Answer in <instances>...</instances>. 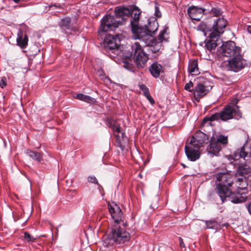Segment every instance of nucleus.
I'll return each instance as SVG.
<instances>
[{"label": "nucleus", "mask_w": 251, "mask_h": 251, "mask_svg": "<svg viewBox=\"0 0 251 251\" xmlns=\"http://www.w3.org/2000/svg\"><path fill=\"white\" fill-rule=\"evenodd\" d=\"M131 26V31L135 38L144 42L146 46L151 47V50L154 53L160 50L162 43L163 41H167L169 38L168 26H165L163 30L160 32L158 38L156 39L153 36L149 34L147 30L146 26H140L138 24H135L134 23Z\"/></svg>", "instance_id": "f257e3e1"}, {"label": "nucleus", "mask_w": 251, "mask_h": 251, "mask_svg": "<svg viewBox=\"0 0 251 251\" xmlns=\"http://www.w3.org/2000/svg\"><path fill=\"white\" fill-rule=\"evenodd\" d=\"M200 148L191 144L185 146V152L189 160L195 161L199 159L200 157Z\"/></svg>", "instance_id": "ddd939ff"}, {"label": "nucleus", "mask_w": 251, "mask_h": 251, "mask_svg": "<svg viewBox=\"0 0 251 251\" xmlns=\"http://www.w3.org/2000/svg\"><path fill=\"white\" fill-rule=\"evenodd\" d=\"M147 30L150 35L153 36V34L157 30L158 28V23L156 21L153 22H150L148 23V25H145Z\"/></svg>", "instance_id": "cd10ccee"}, {"label": "nucleus", "mask_w": 251, "mask_h": 251, "mask_svg": "<svg viewBox=\"0 0 251 251\" xmlns=\"http://www.w3.org/2000/svg\"><path fill=\"white\" fill-rule=\"evenodd\" d=\"M245 65L246 60L244 59L242 53L230 58L228 60L229 69L234 72H237L244 68Z\"/></svg>", "instance_id": "9b49d317"}, {"label": "nucleus", "mask_w": 251, "mask_h": 251, "mask_svg": "<svg viewBox=\"0 0 251 251\" xmlns=\"http://www.w3.org/2000/svg\"><path fill=\"white\" fill-rule=\"evenodd\" d=\"M132 53L125 55V57L131 59L135 58V63L138 67H143L148 60L147 54L143 51L139 43H135L131 47Z\"/></svg>", "instance_id": "39448f33"}, {"label": "nucleus", "mask_w": 251, "mask_h": 251, "mask_svg": "<svg viewBox=\"0 0 251 251\" xmlns=\"http://www.w3.org/2000/svg\"><path fill=\"white\" fill-rule=\"evenodd\" d=\"M123 226L122 224L111 225V230L107 236V240L110 241L108 244L114 242L122 244L129 241L130 234L126 230Z\"/></svg>", "instance_id": "7ed1b4c3"}, {"label": "nucleus", "mask_w": 251, "mask_h": 251, "mask_svg": "<svg viewBox=\"0 0 251 251\" xmlns=\"http://www.w3.org/2000/svg\"><path fill=\"white\" fill-rule=\"evenodd\" d=\"M222 13L223 12L221 10L217 8H213L210 11V13L215 17H219L221 16Z\"/></svg>", "instance_id": "2f4dec72"}, {"label": "nucleus", "mask_w": 251, "mask_h": 251, "mask_svg": "<svg viewBox=\"0 0 251 251\" xmlns=\"http://www.w3.org/2000/svg\"><path fill=\"white\" fill-rule=\"evenodd\" d=\"M150 71L151 75L156 78L158 77L160 74L163 72L162 66L156 62L153 63L151 66Z\"/></svg>", "instance_id": "aec40b11"}, {"label": "nucleus", "mask_w": 251, "mask_h": 251, "mask_svg": "<svg viewBox=\"0 0 251 251\" xmlns=\"http://www.w3.org/2000/svg\"><path fill=\"white\" fill-rule=\"evenodd\" d=\"M7 85L6 78L4 77L1 78L0 80V86L1 88H3Z\"/></svg>", "instance_id": "c9c22d12"}, {"label": "nucleus", "mask_w": 251, "mask_h": 251, "mask_svg": "<svg viewBox=\"0 0 251 251\" xmlns=\"http://www.w3.org/2000/svg\"><path fill=\"white\" fill-rule=\"evenodd\" d=\"M215 141L218 143L219 145L225 146L227 143V136L220 135L215 138Z\"/></svg>", "instance_id": "c85d7f7f"}, {"label": "nucleus", "mask_w": 251, "mask_h": 251, "mask_svg": "<svg viewBox=\"0 0 251 251\" xmlns=\"http://www.w3.org/2000/svg\"><path fill=\"white\" fill-rule=\"evenodd\" d=\"M108 208L111 216V224L124 225L123 213L119 206L115 202H108Z\"/></svg>", "instance_id": "9d476101"}, {"label": "nucleus", "mask_w": 251, "mask_h": 251, "mask_svg": "<svg viewBox=\"0 0 251 251\" xmlns=\"http://www.w3.org/2000/svg\"><path fill=\"white\" fill-rule=\"evenodd\" d=\"M221 149L222 146L219 145L218 143L215 141L214 137H212L211 139L209 147L207 148L208 152L214 155H217Z\"/></svg>", "instance_id": "a211bd4d"}, {"label": "nucleus", "mask_w": 251, "mask_h": 251, "mask_svg": "<svg viewBox=\"0 0 251 251\" xmlns=\"http://www.w3.org/2000/svg\"><path fill=\"white\" fill-rule=\"evenodd\" d=\"M120 44V40L117 35L108 34L105 37L103 47L106 50H112L117 49Z\"/></svg>", "instance_id": "f8f14e48"}, {"label": "nucleus", "mask_w": 251, "mask_h": 251, "mask_svg": "<svg viewBox=\"0 0 251 251\" xmlns=\"http://www.w3.org/2000/svg\"><path fill=\"white\" fill-rule=\"evenodd\" d=\"M115 13L117 18L125 19V17H128L130 13V10L126 7H118L115 9Z\"/></svg>", "instance_id": "4be33fe9"}, {"label": "nucleus", "mask_w": 251, "mask_h": 251, "mask_svg": "<svg viewBox=\"0 0 251 251\" xmlns=\"http://www.w3.org/2000/svg\"><path fill=\"white\" fill-rule=\"evenodd\" d=\"M248 209L249 213L251 214V202L248 204Z\"/></svg>", "instance_id": "ea45409f"}, {"label": "nucleus", "mask_w": 251, "mask_h": 251, "mask_svg": "<svg viewBox=\"0 0 251 251\" xmlns=\"http://www.w3.org/2000/svg\"><path fill=\"white\" fill-rule=\"evenodd\" d=\"M208 229H212L216 231L220 228V224L214 219L204 221Z\"/></svg>", "instance_id": "a878e982"}, {"label": "nucleus", "mask_w": 251, "mask_h": 251, "mask_svg": "<svg viewBox=\"0 0 251 251\" xmlns=\"http://www.w3.org/2000/svg\"><path fill=\"white\" fill-rule=\"evenodd\" d=\"M17 42L21 48H25L28 43V37L26 34L23 31H20L18 33Z\"/></svg>", "instance_id": "6ab92c4d"}, {"label": "nucleus", "mask_w": 251, "mask_h": 251, "mask_svg": "<svg viewBox=\"0 0 251 251\" xmlns=\"http://www.w3.org/2000/svg\"><path fill=\"white\" fill-rule=\"evenodd\" d=\"M36 239L37 237H33L28 232L24 233V240L26 242H34Z\"/></svg>", "instance_id": "7c9ffc66"}, {"label": "nucleus", "mask_w": 251, "mask_h": 251, "mask_svg": "<svg viewBox=\"0 0 251 251\" xmlns=\"http://www.w3.org/2000/svg\"><path fill=\"white\" fill-rule=\"evenodd\" d=\"M205 11V9L193 5L188 8L187 14L191 19L199 21L204 14Z\"/></svg>", "instance_id": "2eb2a0df"}, {"label": "nucleus", "mask_w": 251, "mask_h": 251, "mask_svg": "<svg viewBox=\"0 0 251 251\" xmlns=\"http://www.w3.org/2000/svg\"><path fill=\"white\" fill-rule=\"evenodd\" d=\"M230 163L234 167L238 168L237 174L245 178V175H251V167L249 166L251 163V144L245 143L242 147L236 149L232 155L228 157Z\"/></svg>", "instance_id": "f03ea898"}, {"label": "nucleus", "mask_w": 251, "mask_h": 251, "mask_svg": "<svg viewBox=\"0 0 251 251\" xmlns=\"http://www.w3.org/2000/svg\"><path fill=\"white\" fill-rule=\"evenodd\" d=\"M88 181L90 183L98 184L96 177L94 176H89L88 177Z\"/></svg>", "instance_id": "f704fd0d"}, {"label": "nucleus", "mask_w": 251, "mask_h": 251, "mask_svg": "<svg viewBox=\"0 0 251 251\" xmlns=\"http://www.w3.org/2000/svg\"><path fill=\"white\" fill-rule=\"evenodd\" d=\"M219 52L223 56L230 58L242 53L241 48L237 46L234 42L231 41L223 44L220 47Z\"/></svg>", "instance_id": "6e6552de"}, {"label": "nucleus", "mask_w": 251, "mask_h": 251, "mask_svg": "<svg viewBox=\"0 0 251 251\" xmlns=\"http://www.w3.org/2000/svg\"><path fill=\"white\" fill-rule=\"evenodd\" d=\"M25 153L32 159L40 162L42 160L43 154L41 152H36L31 150H26Z\"/></svg>", "instance_id": "393cba45"}, {"label": "nucleus", "mask_w": 251, "mask_h": 251, "mask_svg": "<svg viewBox=\"0 0 251 251\" xmlns=\"http://www.w3.org/2000/svg\"><path fill=\"white\" fill-rule=\"evenodd\" d=\"M106 125L111 128L113 134L116 137V145L123 151L125 149L124 133L121 129L119 124L114 117H107L105 119Z\"/></svg>", "instance_id": "20e7f679"}, {"label": "nucleus", "mask_w": 251, "mask_h": 251, "mask_svg": "<svg viewBox=\"0 0 251 251\" xmlns=\"http://www.w3.org/2000/svg\"><path fill=\"white\" fill-rule=\"evenodd\" d=\"M73 98L80 100H82L89 103H93L96 101L95 99L89 96L84 95L81 93L75 94L73 96Z\"/></svg>", "instance_id": "5701e85b"}, {"label": "nucleus", "mask_w": 251, "mask_h": 251, "mask_svg": "<svg viewBox=\"0 0 251 251\" xmlns=\"http://www.w3.org/2000/svg\"><path fill=\"white\" fill-rule=\"evenodd\" d=\"M208 37L209 40L206 42L205 47L210 51L214 50L218 46L217 42L219 40L220 36L216 32H210Z\"/></svg>", "instance_id": "f3484780"}, {"label": "nucleus", "mask_w": 251, "mask_h": 251, "mask_svg": "<svg viewBox=\"0 0 251 251\" xmlns=\"http://www.w3.org/2000/svg\"><path fill=\"white\" fill-rule=\"evenodd\" d=\"M198 83L194 89V96L196 100H199L205 96L212 87L208 85L209 82L206 79L200 76L197 78Z\"/></svg>", "instance_id": "0eeeda50"}, {"label": "nucleus", "mask_w": 251, "mask_h": 251, "mask_svg": "<svg viewBox=\"0 0 251 251\" xmlns=\"http://www.w3.org/2000/svg\"><path fill=\"white\" fill-rule=\"evenodd\" d=\"M227 24V22L225 19L219 18L214 22L212 25L213 30L211 32H216L220 36L224 32V29L226 26Z\"/></svg>", "instance_id": "dca6fc26"}, {"label": "nucleus", "mask_w": 251, "mask_h": 251, "mask_svg": "<svg viewBox=\"0 0 251 251\" xmlns=\"http://www.w3.org/2000/svg\"><path fill=\"white\" fill-rule=\"evenodd\" d=\"M141 14V11L140 9L136 6H134L131 11H130V13L131 17H132V20L131 21L130 24L131 25H132V23H135V24H138V21L140 18V15Z\"/></svg>", "instance_id": "b1692460"}, {"label": "nucleus", "mask_w": 251, "mask_h": 251, "mask_svg": "<svg viewBox=\"0 0 251 251\" xmlns=\"http://www.w3.org/2000/svg\"><path fill=\"white\" fill-rule=\"evenodd\" d=\"M181 165H182L184 168H185V167H186L185 165L184 164H182H182H181Z\"/></svg>", "instance_id": "37998d69"}, {"label": "nucleus", "mask_w": 251, "mask_h": 251, "mask_svg": "<svg viewBox=\"0 0 251 251\" xmlns=\"http://www.w3.org/2000/svg\"><path fill=\"white\" fill-rule=\"evenodd\" d=\"M154 14L157 18H160L161 17V13L159 10L158 5L157 3H155Z\"/></svg>", "instance_id": "72a5a7b5"}, {"label": "nucleus", "mask_w": 251, "mask_h": 251, "mask_svg": "<svg viewBox=\"0 0 251 251\" xmlns=\"http://www.w3.org/2000/svg\"><path fill=\"white\" fill-rule=\"evenodd\" d=\"M188 69L189 72L192 75H197L200 73L198 68V61L197 60H192L189 62Z\"/></svg>", "instance_id": "412c9836"}, {"label": "nucleus", "mask_w": 251, "mask_h": 251, "mask_svg": "<svg viewBox=\"0 0 251 251\" xmlns=\"http://www.w3.org/2000/svg\"><path fill=\"white\" fill-rule=\"evenodd\" d=\"M71 23V19L69 18L62 19L59 23V26L61 27L69 28Z\"/></svg>", "instance_id": "c756f323"}, {"label": "nucleus", "mask_w": 251, "mask_h": 251, "mask_svg": "<svg viewBox=\"0 0 251 251\" xmlns=\"http://www.w3.org/2000/svg\"><path fill=\"white\" fill-rule=\"evenodd\" d=\"M193 86V82L190 81L188 83L186 84L185 86V89L189 91H192V90H191V88H192Z\"/></svg>", "instance_id": "e433bc0d"}, {"label": "nucleus", "mask_w": 251, "mask_h": 251, "mask_svg": "<svg viewBox=\"0 0 251 251\" xmlns=\"http://www.w3.org/2000/svg\"><path fill=\"white\" fill-rule=\"evenodd\" d=\"M20 0H13V1L15 2V3H18L20 1Z\"/></svg>", "instance_id": "79ce46f5"}, {"label": "nucleus", "mask_w": 251, "mask_h": 251, "mask_svg": "<svg viewBox=\"0 0 251 251\" xmlns=\"http://www.w3.org/2000/svg\"><path fill=\"white\" fill-rule=\"evenodd\" d=\"M241 113L240 111H221L219 113H215L211 116L209 118L205 117L202 121V124H204L207 121H213L222 119L223 121H226L231 119H238L241 118Z\"/></svg>", "instance_id": "423d86ee"}, {"label": "nucleus", "mask_w": 251, "mask_h": 251, "mask_svg": "<svg viewBox=\"0 0 251 251\" xmlns=\"http://www.w3.org/2000/svg\"><path fill=\"white\" fill-rule=\"evenodd\" d=\"M179 245L181 247L184 248L185 244L183 242V239L181 237L178 238Z\"/></svg>", "instance_id": "4c0bfd02"}, {"label": "nucleus", "mask_w": 251, "mask_h": 251, "mask_svg": "<svg viewBox=\"0 0 251 251\" xmlns=\"http://www.w3.org/2000/svg\"><path fill=\"white\" fill-rule=\"evenodd\" d=\"M146 97L148 99V100H149V101L151 103H154V101L150 95V94H149V96H146Z\"/></svg>", "instance_id": "58836bf2"}, {"label": "nucleus", "mask_w": 251, "mask_h": 251, "mask_svg": "<svg viewBox=\"0 0 251 251\" xmlns=\"http://www.w3.org/2000/svg\"><path fill=\"white\" fill-rule=\"evenodd\" d=\"M247 31L249 33H250L251 34V26H248L247 27Z\"/></svg>", "instance_id": "a19ab883"}, {"label": "nucleus", "mask_w": 251, "mask_h": 251, "mask_svg": "<svg viewBox=\"0 0 251 251\" xmlns=\"http://www.w3.org/2000/svg\"><path fill=\"white\" fill-rule=\"evenodd\" d=\"M239 100L236 98L231 99L228 104L223 110H237L240 108L238 104Z\"/></svg>", "instance_id": "bb28decb"}, {"label": "nucleus", "mask_w": 251, "mask_h": 251, "mask_svg": "<svg viewBox=\"0 0 251 251\" xmlns=\"http://www.w3.org/2000/svg\"><path fill=\"white\" fill-rule=\"evenodd\" d=\"M208 140L207 135L203 132L199 131L195 133L191 139L190 144L197 148H200L202 144Z\"/></svg>", "instance_id": "4468645a"}, {"label": "nucleus", "mask_w": 251, "mask_h": 251, "mask_svg": "<svg viewBox=\"0 0 251 251\" xmlns=\"http://www.w3.org/2000/svg\"><path fill=\"white\" fill-rule=\"evenodd\" d=\"M121 24L119 21L116 20L113 16L106 15L103 17L101 20L100 25L99 27V34L106 32L108 31L113 30Z\"/></svg>", "instance_id": "1a4fd4ad"}, {"label": "nucleus", "mask_w": 251, "mask_h": 251, "mask_svg": "<svg viewBox=\"0 0 251 251\" xmlns=\"http://www.w3.org/2000/svg\"><path fill=\"white\" fill-rule=\"evenodd\" d=\"M139 87L140 89L142 90L145 96H149V94H150L149 90L145 85L141 84L139 85Z\"/></svg>", "instance_id": "473e14b6"}]
</instances>
